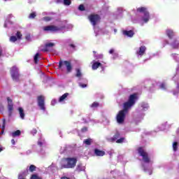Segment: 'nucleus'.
<instances>
[{
	"label": "nucleus",
	"mask_w": 179,
	"mask_h": 179,
	"mask_svg": "<svg viewBox=\"0 0 179 179\" xmlns=\"http://www.w3.org/2000/svg\"><path fill=\"white\" fill-rule=\"evenodd\" d=\"M40 57V53H36L34 57V61L35 64L38 63V57Z\"/></svg>",
	"instance_id": "27"
},
{
	"label": "nucleus",
	"mask_w": 179,
	"mask_h": 179,
	"mask_svg": "<svg viewBox=\"0 0 179 179\" xmlns=\"http://www.w3.org/2000/svg\"><path fill=\"white\" fill-rule=\"evenodd\" d=\"M145 51H146V47L141 46L140 47L139 50L136 51V55L138 57H142V55L145 54Z\"/></svg>",
	"instance_id": "13"
},
{
	"label": "nucleus",
	"mask_w": 179,
	"mask_h": 179,
	"mask_svg": "<svg viewBox=\"0 0 179 179\" xmlns=\"http://www.w3.org/2000/svg\"><path fill=\"white\" fill-rule=\"evenodd\" d=\"M171 57L173 58V59L176 60L177 62H179V57H178V55L177 54H172ZM178 58V59H177Z\"/></svg>",
	"instance_id": "35"
},
{
	"label": "nucleus",
	"mask_w": 179,
	"mask_h": 179,
	"mask_svg": "<svg viewBox=\"0 0 179 179\" xmlns=\"http://www.w3.org/2000/svg\"><path fill=\"white\" fill-rule=\"evenodd\" d=\"M137 12L140 13L141 17L138 18V21L134 22V23H139L141 26H143V23H148L149 22L150 16L149 15V12H148L146 8H138Z\"/></svg>",
	"instance_id": "3"
},
{
	"label": "nucleus",
	"mask_w": 179,
	"mask_h": 179,
	"mask_svg": "<svg viewBox=\"0 0 179 179\" xmlns=\"http://www.w3.org/2000/svg\"><path fill=\"white\" fill-rule=\"evenodd\" d=\"M35 170H36V166L31 165L29 166V171H31V173H33V171H34Z\"/></svg>",
	"instance_id": "39"
},
{
	"label": "nucleus",
	"mask_w": 179,
	"mask_h": 179,
	"mask_svg": "<svg viewBox=\"0 0 179 179\" xmlns=\"http://www.w3.org/2000/svg\"><path fill=\"white\" fill-rule=\"evenodd\" d=\"M136 99V94H134L129 96L128 101L124 103L123 110L119 111L117 115L116 120L117 124H124V121H125V116L128 114V111L135 106Z\"/></svg>",
	"instance_id": "1"
},
{
	"label": "nucleus",
	"mask_w": 179,
	"mask_h": 179,
	"mask_svg": "<svg viewBox=\"0 0 179 179\" xmlns=\"http://www.w3.org/2000/svg\"><path fill=\"white\" fill-rule=\"evenodd\" d=\"M176 134H178V135H179V128H178V130L176 131Z\"/></svg>",
	"instance_id": "57"
},
{
	"label": "nucleus",
	"mask_w": 179,
	"mask_h": 179,
	"mask_svg": "<svg viewBox=\"0 0 179 179\" xmlns=\"http://www.w3.org/2000/svg\"><path fill=\"white\" fill-rule=\"evenodd\" d=\"M56 103H57V100L53 99V100H52V101H51V105H52V106H55Z\"/></svg>",
	"instance_id": "45"
},
{
	"label": "nucleus",
	"mask_w": 179,
	"mask_h": 179,
	"mask_svg": "<svg viewBox=\"0 0 179 179\" xmlns=\"http://www.w3.org/2000/svg\"><path fill=\"white\" fill-rule=\"evenodd\" d=\"M29 36H27L26 37L27 40H29Z\"/></svg>",
	"instance_id": "61"
},
{
	"label": "nucleus",
	"mask_w": 179,
	"mask_h": 179,
	"mask_svg": "<svg viewBox=\"0 0 179 179\" xmlns=\"http://www.w3.org/2000/svg\"><path fill=\"white\" fill-rule=\"evenodd\" d=\"M99 106V103L97 102H94L92 105H91V108H97V106Z\"/></svg>",
	"instance_id": "38"
},
{
	"label": "nucleus",
	"mask_w": 179,
	"mask_h": 179,
	"mask_svg": "<svg viewBox=\"0 0 179 179\" xmlns=\"http://www.w3.org/2000/svg\"><path fill=\"white\" fill-rule=\"evenodd\" d=\"M172 146H173V151L177 152V149H178V142H173Z\"/></svg>",
	"instance_id": "28"
},
{
	"label": "nucleus",
	"mask_w": 179,
	"mask_h": 179,
	"mask_svg": "<svg viewBox=\"0 0 179 179\" xmlns=\"http://www.w3.org/2000/svg\"><path fill=\"white\" fill-rule=\"evenodd\" d=\"M76 76L78 78V85L80 87L85 88L87 86L86 84H83L82 82H80L81 80H83L85 83H87V80H86V78H83L82 76V72L80 71V69H76Z\"/></svg>",
	"instance_id": "8"
},
{
	"label": "nucleus",
	"mask_w": 179,
	"mask_h": 179,
	"mask_svg": "<svg viewBox=\"0 0 179 179\" xmlns=\"http://www.w3.org/2000/svg\"><path fill=\"white\" fill-rule=\"evenodd\" d=\"M20 134H22L20 130H17V131L11 133V136H13V138H16V136H20Z\"/></svg>",
	"instance_id": "23"
},
{
	"label": "nucleus",
	"mask_w": 179,
	"mask_h": 179,
	"mask_svg": "<svg viewBox=\"0 0 179 179\" xmlns=\"http://www.w3.org/2000/svg\"><path fill=\"white\" fill-rule=\"evenodd\" d=\"M63 3L66 6H69V5H71V0H64Z\"/></svg>",
	"instance_id": "31"
},
{
	"label": "nucleus",
	"mask_w": 179,
	"mask_h": 179,
	"mask_svg": "<svg viewBox=\"0 0 179 179\" xmlns=\"http://www.w3.org/2000/svg\"><path fill=\"white\" fill-rule=\"evenodd\" d=\"M71 47H72L73 48H75V45L73 44H71Z\"/></svg>",
	"instance_id": "58"
},
{
	"label": "nucleus",
	"mask_w": 179,
	"mask_h": 179,
	"mask_svg": "<svg viewBox=\"0 0 179 179\" xmlns=\"http://www.w3.org/2000/svg\"><path fill=\"white\" fill-rule=\"evenodd\" d=\"M1 56H2V50H0V57H1Z\"/></svg>",
	"instance_id": "56"
},
{
	"label": "nucleus",
	"mask_w": 179,
	"mask_h": 179,
	"mask_svg": "<svg viewBox=\"0 0 179 179\" xmlns=\"http://www.w3.org/2000/svg\"><path fill=\"white\" fill-rule=\"evenodd\" d=\"M166 34H167L168 37H169L170 38H172L173 36H174V32L171 29H168L166 31Z\"/></svg>",
	"instance_id": "24"
},
{
	"label": "nucleus",
	"mask_w": 179,
	"mask_h": 179,
	"mask_svg": "<svg viewBox=\"0 0 179 179\" xmlns=\"http://www.w3.org/2000/svg\"><path fill=\"white\" fill-rule=\"evenodd\" d=\"M31 153H32L31 150H28L26 152V155H31Z\"/></svg>",
	"instance_id": "46"
},
{
	"label": "nucleus",
	"mask_w": 179,
	"mask_h": 179,
	"mask_svg": "<svg viewBox=\"0 0 179 179\" xmlns=\"http://www.w3.org/2000/svg\"><path fill=\"white\" fill-rule=\"evenodd\" d=\"M59 69L62 71L66 69L67 73H71L72 72V64L68 61L61 60L59 62Z\"/></svg>",
	"instance_id": "6"
},
{
	"label": "nucleus",
	"mask_w": 179,
	"mask_h": 179,
	"mask_svg": "<svg viewBox=\"0 0 179 179\" xmlns=\"http://www.w3.org/2000/svg\"><path fill=\"white\" fill-rule=\"evenodd\" d=\"M54 45H55V43H48L45 45V47L43 49H41L43 51L45 52V51H50L51 50V48H52V47H54Z\"/></svg>",
	"instance_id": "14"
},
{
	"label": "nucleus",
	"mask_w": 179,
	"mask_h": 179,
	"mask_svg": "<svg viewBox=\"0 0 179 179\" xmlns=\"http://www.w3.org/2000/svg\"><path fill=\"white\" fill-rule=\"evenodd\" d=\"M166 129V126L163 125L162 127L159 129V131H164Z\"/></svg>",
	"instance_id": "50"
},
{
	"label": "nucleus",
	"mask_w": 179,
	"mask_h": 179,
	"mask_svg": "<svg viewBox=\"0 0 179 179\" xmlns=\"http://www.w3.org/2000/svg\"><path fill=\"white\" fill-rule=\"evenodd\" d=\"M36 16V12H33V13H31L29 15V19H34V17H35Z\"/></svg>",
	"instance_id": "40"
},
{
	"label": "nucleus",
	"mask_w": 179,
	"mask_h": 179,
	"mask_svg": "<svg viewBox=\"0 0 179 179\" xmlns=\"http://www.w3.org/2000/svg\"><path fill=\"white\" fill-rule=\"evenodd\" d=\"M61 179H69L68 177H62Z\"/></svg>",
	"instance_id": "55"
},
{
	"label": "nucleus",
	"mask_w": 179,
	"mask_h": 179,
	"mask_svg": "<svg viewBox=\"0 0 179 179\" xmlns=\"http://www.w3.org/2000/svg\"><path fill=\"white\" fill-rule=\"evenodd\" d=\"M177 94H178V91H177V92L173 91V95L177 96Z\"/></svg>",
	"instance_id": "53"
},
{
	"label": "nucleus",
	"mask_w": 179,
	"mask_h": 179,
	"mask_svg": "<svg viewBox=\"0 0 179 179\" xmlns=\"http://www.w3.org/2000/svg\"><path fill=\"white\" fill-rule=\"evenodd\" d=\"M11 76L13 80L17 82L19 80V69L16 66H13L10 70Z\"/></svg>",
	"instance_id": "10"
},
{
	"label": "nucleus",
	"mask_w": 179,
	"mask_h": 179,
	"mask_svg": "<svg viewBox=\"0 0 179 179\" xmlns=\"http://www.w3.org/2000/svg\"><path fill=\"white\" fill-rule=\"evenodd\" d=\"M99 66H101V68H103V66L101 65V63L96 62L94 60L92 61V69L93 71H96Z\"/></svg>",
	"instance_id": "17"
},
{
	"label": "nucleus",
	"mask_w": 179,
	"mask_h": 179,
	"mask_svg": "<svg viewBox=\"0 0 179 179\" xmlns=\"http://www.w3.org/2000/svg\"><path fill=\"white\" fill-rule=\"evenodd\" d=\"M148 110H149V104H148V103L142 102L140 104L137 112L138 113V114H141V118H143V117L145 116V113H143V112L148 111Z\"/></svg>",
	"instance_id": "9"
},
{
	"label": "nucleus",
	"mask_w": 179,
	"mask_h": 179,
	"mask_svg": "<svg viewBox=\"0 0 179 179\" xmlns=\"http://www.w3.org/2000/svg\"><path fill=\"white\" fill-rule=\"evenodd\" d=\"M138 152L139 156H141L143 158V169L145 173H148L149 176H152V164L153 162L150 160L149 157V154L146 152V150L143 148H139L138 149Z\"/></svg>",
	"instance_id": "2"
},
{
	"label": "nucleus",
	"mask_w": 179,
	"mask_h": 179,
	"mask_svg": "<svg viewBox=\"0 0 179 179\" xmlns=\"http://www.w3.org/2000/svg\"><path fill=\"white\" fill-rule=\"evenodd\" d=\"M3 150V148H0V152H2Z\"/></svg>",
	"instance_id": "59"
},
{
	"label": "nucleus",
	"mask_w": 179,
	"mask_h": 179,
	"mask_svg": "<svg viewBox=\"0 0 179 179\" xmlns=\"http://www.w3.org/2000/svg\"><path fill=\"white\" fill-rule=\"evenodd\" d=\"M92 142V141L90 138L84 141V143H85V145H91Z\"/></svg>",
	"instance_id": "36"
},
{
	"label": "nucleus",
	"mask_w": 179,
	"mask_h": 179,
	"mask_svg": "<svg viewBox=\"0 0 179 179\" xmlns=\"http://www.w3.org/2000/svg\"><path fill=\"white\" fill-rule=\"evenodd\" d=\"M31 179H42V178L38 177L37 175H32Z\"/></svg>",
	"instance_id": "42"
},
{
	"label": "nucleus",
	"mask_w": 179,
	"mask_h": 179,
	"mask_svg": "<svg viewBox=\"0 0 179 179\" xmlns=\"http://www.w3.org/2000/svg\"><path fill=\"white\" fill-rule=\"evenodd\" d=\"M68 96H69V93H65L59 99V103H65L66 100H68Z\"/></svg>",
	"instance_id": "16"
},
{
	"label": "nucleus",
	"mask_w": 179,
	"mask_h": 179,
	"mask_svg": "<svg viewBox=\"0 0 179 179\" xmlns=\"http://www.w3.org/2000/svg\"><path fill=\"white\" fill-rule=\"evenodd\" d=\"M18 111H19V114H20V117L21 118V120H24V110H23V108L22 107L18 108Z\"/></svg>",
	"instance_id": "22"
},
{
	"label": "nucleus",
	"mask_w": 179,
	"mask_h": 179,
	"mask_svg": "<svg viewBox=\"0 0 179 179\" xmlns=\"http://www.w3.org/2000/svg\"><path fill=\"white\" fill-rule=\"evenodd\" d=\"M114 51H115L114 49H110V50H109V54H113V55L115 54V53H114Z\"/></svg>",
	"instance_id": "49"
},
{
	"label": "nucleus",
	"mask_w": 179,
	"mask_h": 179,
	"mask_svg": "<svg viewBox=\"0 0 179 179\" xmlns=\"http://www.w3.org/2000/svg\"><path fill=\"white\" fill-rule=\"evenodd\" d=\"M66 163L62 165V169H73L76 166L78 159L75 157H68L65 159Z\"/></svg>",
	"instance_id": "5"
},
{
	"label": "nucleus",
	"mask_w": 179,
	"mask_h": 179,
	"mask_svg": "<svg viewBox=\"0 0 179 179\" xmlns=\"http://www.w3.org/2000/svg\"><path fill=\"white\" fill-rule=\"evenodd\" d=\"M171 46L173 47V48H178L179 47V42L178 40H175L172 43H171Z\"/></svg>",
	"instance_id": "25"
},
{
	"label": "nucleus",
	"mask_w": 179,
	"mask_h": 179,
	"mask_svg": "<svg viewBox=\"0 0 179 179\" xmlns=\"http://www.w3.org/2000/svg\"><path fill=\"white\" fill-rule=\"evenodd\" d=\"M78 9L79 10H81V11L85 10V6H83V4L80 5L78 7Z\"/></svg>",
	"instance_id": "41"
},
{
	"label": "nucleus",
	"mask_w": 179,
	"mask_h": 179,
	"mask_svg": "<svg viewBox=\"0 0 179 179\" xmlns=\"http://www.w3.org/2000/svg\"><path fill=\"white\" fill-rule=\"evenodd\" d=\"M44 31H50L51 33H65L66 31V27L65 26H55V25H49L46 27H43Z\"/></svg>",
	"instance_id": "4"
},
{
	"label": "nucleus",
	"mask_w": 179,
	"mask_h": 179,
	"mask_svg": "<svg viewBox=\"0 0 179 179\" xmlns=\"http://www.w3.org/2000/svg\"><path fill=\"white\" fill-rule=\"evenodd\" d=\"M11 17H12V15L10 14L7 16L4 23V27H9V24H12V22H10Z\"/></svg>",
	"instance_id": "18"
},
{
	"label": "nucleus",
	"mask_w": 179,
	"mask_h": 179,
	"mask_svg": "<svg viewBox=\"0 0 179 179\" xmlns=\"http://www.w3.org/2000/svg\"><path fill=\"white\" fill-rule=\"evenodd\" d=\"M5 119L3 120V125L1 127V134H3L5 132Z\"/></svg>",
	"instance_id": "37"
},
{
	"label": "nucleus",
	"mask_w": 179,
	"mask_h": 179,
	"mask_svg": "<svg viewBox=\"0 0 179 179\" xmlns=\"http://www.w3.org/2000/svg\"><path fill=\"white\" fill-rule=\"evenodd\" d=\"M124 36H127V37H133L134 36V31L130 30V31H123Z\"/></svg>",
	"instance_id": "20"
},
{
	"label": "nucleus",
	"mask_w": 179,
	"mask_h": 179,
	"mask_svg": "<svg viewBox=\"0 0 179 179\" xmlns=\"http://www.w3.org/2000/svg\"><path fill=\"white\" fill-rule=\"evenodd\" d=\"M11 143H12V145H15V139L11 140Z\"/></svg>",
	"instance_id": "54"
},
{
	"label": "nucleus",
	"mask_w": 179,
	"mask_h": 179,
	"mask_svg": "<svg viewBox=\"0 0 179 179\" xmlns=\"http://www.w3.org/2000/svg\"><path fill=\"white\" fill-rule=\"evenodd\" d=\"M16 36H17V38H22V34L20 31L17 32Z\"/></svg>",
	"instance_id": "44"
},
{
	"label": "nucleus",
	"mask_w": 179,
	"mask_h": 179,
	"mask_svg": "<svg viewBox=\"0 0 179 179\" xmlns=\"http://www.w3.org/2000/svg\"><path fill=\"white\" fill-rule=\"evenodd\" d=\"M81 131H82L83 132H87V127H84V128H83V129H81Z\"/></svg>",
	"instance_id": "48"
},
{
	"label": "nucleus",
	"mask_w": 179,
	"mask_h": 179,
	"mask_svg": "<svg viewBox=\"0 0 179 179\" xmlns=\"http://www.w3.org/2000/svg\"><path fill=\"white\" fill-rule=\"evenodd\" d=\"M177 89H178V90H179V83H178Z\"/></svg>",
	"instance_id": "60"
},
{
	"label": "nucleus",
	"mask_w": 179,
	"mask_h": 179,
	"mask_svg": "<svg viewBox=\"0 0 179 179\" xmlns=\"http://www.w3.org/2000/svg\"><path fill=\"white\" fill-rule=\"evenodd\" d=\"M118 13H122V8H120L117 9Z\"/></svg>",
	"instance_id": "51"
},
{
	"label": "nucleus",
	"mask_w": 179,
	"mask_h": 179,
	"mask_svg": "<svg viewBox=\"0 0 179 179\" xmlns=\"http://www.w3.org/2000/svg\"><path fill=\"white\" fill-rule=\"evenodd\" d=\"M94 155L96 156H104V155H106V152L103 150H100L99 149H95L94 150Z\"/></svg>",
	"instance_id": "19"
},
{
	"label": "nucleus",
	"mask_w": 179,
	"mask_h": 179,
	"mask_svg": "<svg viewBox=\"0 0 179 179\" xmlns=\"http://www.w3.org/2000/svg\"><path fill=\"white\" fill-rule=\"evenodd\" d=\"M7 101H8V111L10 115V114H12V110H13V103L12 102V99H10V98L9 97L7 98Z\"/></svg>",
	"instance_id": "15"
},
{
	"label": "nucleus",
	"mask_w": 179,
	"mask_h": 179,
	"mask_svg": "<svg viewBox=\"0 0 179 179\" xmlns=\"http://www.w3.org/2000/svg\"><path fill=\"white\" fill-rule=\"evenodd\" d=\"M45 98L44 97V96H38V106L40 108V109L42 110V111L45 110Z\"/></svg>",
	"instance_id": "11"
},
{
	"label": "nucleus",
	"mask_w": 179,
	"mask_h": 179,
	"mask_svg": "<svg viewBox=\"0 0 179 179\" xmlns=\"http://www.w3.org/2000/svg\"><path fill=\"white\" fill-rule=\"evenodd\" d=\"M120 136V132L116 131L113 137H106V141H108V142H110L111 143H113L114 142H117V140L119 139Z\"/></svg>",
	"instance_id": "12"
},
{
	"label": "nucleus",
	"mask_w": 179,
	"mask_h": 179,
	"mask_svg": "<svg viewBox=\"0 0 179 179\" xmlns=\"http://www.w3.org/2000/svg\"><path fill=\"white\" fill-rule=\"evenodd\" d=\"M52 19H54L53 17H45L43 18V20H44L45 22H50L52 20Z\"/></svg>",
	"instance_id": "32"
},
{
	"label": "nucleus",
	"mask_w": 179,
	"mask_h": 179,
	"mask_svg": "<svg viewBox=\"0 0 179 179\" xmlns=\"http://www.w3.org/2000/svg\"><path fill=\"white\" fill-rule=\"evenodd\" d=\"M17 41V38L16 36H10V41L11 43H15V42Z\"/></svg>",
	"instance_id": "33"
},
{
	"label": "nucleus",
	"mask_w": 179,
	"mask_h": 179,
	"mask_svg": "<svg viewBox=\"0 0 179 179\" xmlns=\"http://www.w3.org/2000/svg\"><path fill=\"white\" fill-rule=\"evenodd\" d=\"M31 135H36L37 134V130L36 129H33L31 131Z\"/></svg>",
	"instance_id": "43"
},
{
	"label": "nucleus",
	"mask_w": 179,
	"mask_h": 179,
	"mask_svg": "<svg viewBox=\"0 0 179 179\" xmlns=\"http://www.w3.org/2000/svg\"><path fill=\"white\" fill-rule=\"evenodd\" d=\"M124 142H125V138L124 137H121L116 141V143H124Z\"/></svg>",
	"instance_id": "29"
},
{
	"label": "nucleus",
	"mask_w": 179,
	"mask_h": 179,
	"mask_svg": "<svg viewBox=\"0 0 179 179\" xmlns=\"http://www.w3.org/2000/svg\"><path fill=\"white\" fill-rule=\"evenodd\" d=\"M150 90H151V92H152V90H152V88H150Z\"/></svg>",
	"instance_id": "63"
},
{
	"label": "nucleus",
	"mask_w": 179,
	"mask_h": 179,
	"mask_svg": "<svg viewBox=\"0 0 179 179\" xmlns=\"http://www.w3.org/2000/svg\"><path fill=\"white\" fill-rule=\"evenodd\" d=\"M44 143H45V141L41 138L38 141V146H43V145H44Z\"/></svg>",
	"instance_id": "34"
},
{
	"label": "nucleus",
	"mask_w": 179,
	"mask_h": 179,
	"mask_svg": "<svg viewBox=\"0 0 179 179\" xmlns=\"http://www.w3.org/2000/svg\"><path fill=\"white\" fill-rule=\"evenodd\" d=\"M113 59H115V58H117V57H118V54L117 53H113Z\"/></svg>",
	"instance_id": "47"
},
{
	"label": "nucleus",
	"mask_w": 179,
	"mask_h": 179,
	"mask_svg": "<svg viewBox=\"0 0 179 179\" xmlns=\"http://www.w3.org/2000/svg\"><path fill=\"white\" fill-rule=\"evenodd\" d=\"M85 166H83L82 164H78L77 168H76V171H85Z\"/></svg>",
	"instance_id": "26"
},
{
	"label": "nucleus",
	"mask_w": 179,
	"mask_h": 179,
	"mask_svg": "<svg viewBox=\"0 0 179 179\" xmlns=\"http://www.w3.org/2000/svg\"><path fill=\"white\" fill-rule=\"evenodd\" d=\"M166 44H169V42L166 41Z\"/></svg>",
	"instance_id": "62"
},
{
	"label": "nucleus",
	"mask_w": 179,
	"mask_h": 179,
	"mask_svg": "<svg viewBox=\"0 0 179 179\" xmlns=\"http://www.w3.org/2000/svg\"><path fill=\"white\" fill-rule=\"evenodd\" d=\"M88 19L91 22L92 26H94V30L96 33V36H97V31H99V28L96 27V24H97L100 22V15H91L88 17Z\"/></svg>",
	"instance_id": "7"
},
{
	"label": "nucleus",
	"mask_w": 179,
	"mask_h": 179,
	"mask_svg": "<svg viewBox=\"0 0 179 179\" xmlns=\"http://www.w3.org/2000/svg\"><path fill=\"white\" fill-rule=\"evenodd\" d=\"M43 15H54V13H43Z\"/></svg>",
	"instance_id": "52"
},
{
	"label": "nucleus",
	"mask_w": 179,
	"mask_h": 179,
	"mask_svg": "<svg viewBox=\"0 0 179 179\" xmlns=\"http://www.w3.org/2000/svg\"><path fill=\"white\" fill-rule=\"evenodd\" d=\"M156 86H158V87L159 89H162V90H166V89H167V86L166 85V83H156Z\"/></svg>",
	"instance_id": "21"
},
{
	"label": "nucleus",
	"mask_w": 179,
	"mask_h": 179,
	"mask_svg": "<svg viewBox=\"0 0 179 179\" xmlns=\"http://www.w3.org/2000/svg\"><path fill=\"white\" fill-rule=\"evenodd\" d=\"M94 54V58H96V59H101V58H103V55H96V52L94 51L93 52Z\"/></svg>",
	"instance_id": "30"
}]
</instances>
